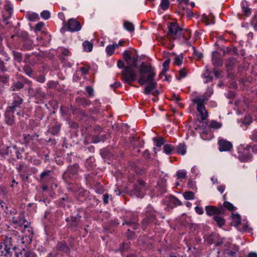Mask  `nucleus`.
I'll list each match as a JSON object with an SVG mask.
<instances>
[{
	"instance_id": "f257e3e1",
	"label": "nucleus",
	"mask_w": 257,
	"mask_h": 257,
	"mask_svg": "<svg viewBox=\"0 0 257 257\" xmlns=\"http://www.w3.org/2000/svg\"><path fill=\"white\" fill-rule=\"evenodd\" d=\"M31 238L32 236L21 235L18 231L13 230L5 236L2 243L10 248L15 255L21 249L20 247H26L31 243Z\"/></svg>"
},
{
	"instance_id": "79ce46f5",
	"label": "nucleus",
	"mask_w": 257,
	"mask_h": 257,
	"mask_svg": "<svg viewBox=\"0 0 257 257\" xmlns=\"http://www.w3.org/2000/svg\"><path fill=\"white\" fill-rule=\"evenodd\" d=\"M58 85V82L57 81L50 80L47 83V88L48 89H55Z\"/></svg>"
},
{
	"instance_id": "c9c22d12",
	"label": "nucleus",
	"mask_w": 257,
	"mask_h": 257,
	"mask_svg": "<svg viewBox=\"0 0 257 257\" xmlns=\"http://www.w3.org/2000/svg\"><path fill=\"white\" fill-rule=\"evenodd\" d=\"M170 62V59H167L163 64V69L161 71V72L160 74V75L165 74V73L169 69V66Z\"/></svg>"
},
{
	"instance_id": "052dcab7",
	"label": "nucleus",
	"mask_w": 257,
	"mask_h": 257,
	"mask_svg": "<svg viewBox=\"0 0 257 257\" xmlns=\"http://www.w3.org/2000/svg\"><path fill=\"white\" fill-rule=\"evenodd\" d=\"M238 251V248L237 246H235L233 250H228V252L226 253L231 257H235L236 253Z\"/></svg>"
},
{
	"instance_id": "2f4dec72",
	"label": "nucleus",
	"mask_w": 257,
	"mask_h": 257,
	"mask_svg": "<svg viewBox=\"0 0 257 257\" xmlns=\"http://www.w3.org/2000/svg\"><path fill=\"white\" fill-rule=\"evenodd\" d=\"M177 153L181 155H184L186 152V146L184 143L180 144L177 148Z\"/></svg>"
},
{
	"instance_id": "f03ea898",
	"label": "nucleus",
	"mask_w": 257,
	"mask_h": 257,
	"mask_svg": "<svg viewBox=\"0 0 257 257\" xmlns=\"http://www.w3.org/2000/svg\"><path fill=\"white\" fill-rule=\"evenodd\" d=\"M139 74L138 82L141 85L148 84L145 88L144 93L147 95L150 94L151 91L155 89L157 86V83L154 81L156 75L155 68L151 65H146L142 62L139 68Z\"/></svg>"
},
{
	"instance_id": "6e6552de",
	"label": "nucleus",
	"mask_w": 257,
	"mask_h": 257,
	"mask_svg": "<svg viewBox=\"0 0 257 257\" xmlns=\"http://www.w3.org/2000/svg\"><path fill=\"white\" fill-rule=\"evenodd\" d=\"M13 100L11 105L8 106L7 108L16 112L18 109L22 108V105L23 103L24 99L18 93H14L13 94Z\"/></svg>"
},
{
	"instance_id": "4d7b16f0",
	"label": "nucleus",
	"mask_w": 257,
	"mask_h": 257,
	"mask_svg": "<svg viewBox=\"0 0 257 257\" xmlns=\"http://www.w3.org/2000/svg\"><path fill=\"white\" fill-rule=\"evenodd\" d=\"M147 217L149 218V220L151 222L156 223V217L155 214L154 213H147Z\"/></svg>"
},
{
	"instance_id": "5fc2aeb1",
	"label": "nucleus",
	"mask_w": 257,
	"mask_h": 257,
	"mask_svg": "<svg viewBox=\"0 0 257 257\" xmlns=\"http://www.w3.org/2000/svg\"><path fill=\"white\" fill-rule=\"evenodd\" d=\"M213 89L211 87H208L206 91L205 92V94L204 95H202V96H206L207 97V100H208V98L213 94Z\"/></svg>"
},
{
	"instance_id": "49530a36",
	"label": "nucleus",
	"mask_w": 257,
	"mask_h": 257,
	"mask_svg": "<svg viewBox=\"0 0 257 257\" xmlns=\"http://www.w3.org/2000/svg\"><path fill=\"white\" fill-rule=\"evenodd\" d=\"M25 159L27 160L28 161L33 163L35 165H39L41 164V161L39 159H36L35 157H31L30 159L28 158L27 157H26Z\"/></svg>"
},
{
	"instance_id": "603ef678",
	"label": "nucleus",
	"mask_w": 257,
	"mask_h": 257,
	"mask_svg": "<svg viewBox=\"0 0 257 257\" xmlns=\"http://www.w3.org/2000/svg\"><path fill=\"white\" fill-rule=\"evenodd\" d=\"M35 79L37 81L42 83H44L46 80L45 75L43 74L37 75L35 76Z\"/></svg>"
},
{
	"instance_id": "774afa93",
	"label": "nucleus",
	"mask_w": 257,
	"mask_h": 257,
	"mask_svg": "<svg viewBox=\"0 0 257 257\" xmlns=\"http://www.w3.org/2000/svg\"><path fill=\"white\" fill-rule=\"evenodd\" d=\"M250 138L255 141L257 142V130L253 131L250 136Z\"/></svg>"
},
{
	"instance_id": "ddd939ff",
	"label": "nucleus",
	"mask_w": 257,
	"mask_h": 257,
	"mask_svg": "<svg viewBox=\"0 0 257 257\" xmlns=\"http://www.w3.org/2000/svg\"><path fill=\"white\" fill-rule=\"evenodd\" d=\"M206 214L208 216L217 215L223 212V207H217L215 206L209 205L205 207Z\"/></svg>"
},
{
	"instance_id": "3c124183",
	"label": "nucleus",
	"mask_w": 257,
	"mask_h": 257,
	"mask_svg": "<svg viewBox=\"0 0 257 257\" xmlns=\"http://www.w3.org/2000/svg\"><path fill=\"white\" fill-rule=\"evenodd\" d=\"M20 176L23 181H26L29 178V174L27 170H25L20 174Z\"/></svg>"
},
{
	"instance_id": "a211bd4d",
	"label": "nucleus",
	"mask_w": 257,
	"mask_h": 257,
	"mask_svg": "<svg viewBox=\"0 0 257 257\" xmlns=\"http://www.w3.org/2000/svg\"><path fill=\"white\" fill-rule=\"evenodd\" d=\"M0 257H14V253L10 248L6 247L2 242L0 243Z\"/></svg>"
},
{
	"instance_id": "dca6fc26",
	"label": "nucleus",
	"mask_w": 257,
	"mask_h": 257,
	"mask_svg": "<svg viewBox=\"0 0 257 257\" xmlns=\"http://www.w3.org/2000/svg\"><path fill=\"white\" fill-rule=\"evenodd\" d=\"M80 217L77 215L76 217H73L71 221L69 224V228L71 231H79L80 228Z\"/></svg>"
},
{
	"instance_id": "5701e85b",
	"label": "nucleus",
	"mask_w": 257,
	"mask_h": 257,
	"mask_svg": "<svg viewBox=\"0 0 257 257\" xmlns=\"http://www.w3.org/2000/svg\"><path fill=\"white\" fill-rule=\"evenodd\" d=\"M138 221V219L137 217H134V219L132 220H129L127 219H124L123 221L122 224L123 225H127L130 226H131L133 229H137L138 228V224L137 223Z\"/></svg>"
},
{
	"instance_id": "39448f33",
	"label": "nucleus",
	"mask_w": 257,
	"mask_h": 257,
	"mask_svg": "<svg viewBox=\"0 0 257 257\" xmlns=\"http://www.w3.org/2000/svg\"><path fill=\"white\" fill-rule=\"evenodd\" d=\"M207 101L206 96H197L192 100L193 102L197 105L196 109L201 116V121L206 119L208 116V112L205 107V103Z\"/></svg>"
},
{
	"instance_id": "1a4fd4ad",
	"label": "nucleus",
	"mask_w": 257,
	"mask_h": 257,
	"mask_svg": "<svg viewBox=\"0 0 257 257\" xmlns=\"http://www.w3.org/2000/svg\"><path fill=\"white\" fill-rule=\"evenodd\" d=\"M9 147V157L14 160L16 159L22 160L23 159L22 153L24 152V148L18 147L16 145H12Z\"/></svg>"
},
{
	"instance_id": "e433bc0d",
	"label": "nucleus",
	"mask_w": 257,
	"mask_h": 257,
	"mask_svg": "<svg viewBox=\"0 0 257 257\" xmlns=\"http://www.w3.org/2000/svg\"><path fill=\"white\" fill-rule=\"evenodd\" d=\"M183 195L186 200H193L195 198V194L192 191L184 192Z\"/></svg>"
},
{
	"instance_id": "4c0bfd02",
	"label": "nucleus",
	"mask_w": 257,
	"mask_h": 257,
	"mask_svg": "<svg viewBox=\"0 0 257 257\" xmlns=\"http://www.w3.org/2000/svg\"><path fill=\"white\" fill-rule=\"evenodd\" d=\"M223 208H224L230 211H233L235 210L236 208L233 205L228 201H224L223 203Z\"/></svg>"
},
{
	"instance_id": "13d9d810",
	"label": "nucleus",
	"mask_w": 257,
	"mask_h": 257,
	"mask_svg": "<svg viewBox=\"0 0 257 257\" xmlns=\"http://www.w3.org/2000/svg\"><path fill=\"white\" fill-rule=\"evenodd\" d=\"M79 241V240L78 239V237H75L74 236L71 237L69 238V242H70V245L72 246H76L75 243L76 242L78 243Z\"/></svg>"
},
{
	"instance_id": "423d86ee",
	"label": "nucleus",
	"mask_w": 257,
	"mask_h": 257,
	"mask_svg": "<svg viewBox=\"0 0 257 257\" xmlns=\"http://www.w3.org/2000/svg\"><path fill=\"white\" fill-rule=\"evenodd\" d=\"M80 30V23L74 18L70 19L67 23L63 22V27L60 29L61 33L66 31L71 32H77Z\"/></svg>"
},
{
	"instance_id": "473e14b6",
	"label": "nucleus",
	"mask_w": 257,
	"mask_h": 257,
	"mask_svg": "<svg viewBox=\"0 0 257 257\" xmlns=\"http://www.w3.org/2000/svg\"><path fill=\"white\" fill-rule=\"evenodd\" d=\"M27 17L30 22H35L40 19L39 15L34 12L28 14Z\"/></svg>"
},
{
	"instance_id": "f3484780",
	"label": "nucleus",
	"mask_w": 257,
	"mask_h": 257,
	"mask_svg": "<svg viewBox=\"0 0 257 257\" xmlns=\"http://www.w3.org/2000/svg\"><path fill=\"white\" fill-rule=\"evenodd\" d=\"M14 257H37V254L32 250H26L24 247H22Z\"/></svg>"
},
{
	"instance_id": "8fccbe9b",
	"label": "nucleus",
	"mask_w": 257,
	"mask_h": 257,
	"mask_svg": "<svg viewBox=\"0 0 257 257\" xmlns=\"http://www.w3.org/2000/svg\"><path fill=\"white\" fill-rule=\"evenodd\" d=\"M0 155L2 156H9V147H3L0 149Z\"/></svg>"
},
{
	"instance_id": "2eb2a0df",
	"label": "nucleus",
	"mask_w": 257,
	"mask_h": 257,
	"mask_svg": "<svg viewBox=\"0 0 257 257\" xmlns=\"http://www.w3.org/2000/svg\"><path fill=\"white\" fill-rule=\"evenodd\" d=\"M219 150L220 152L229 151L232 148L231 143L226 140L220 139L218 141Z\"/></svg>"
},
{
	"instance_id": "7c9ffc66",
	"label": "nucleus",
	"mask_w": 257,
	"mask_h": 257,
	"mask_svg": "<svg viewBox=\"0 0 257 257\" xmlns=\"http://www.w3.org/2000/svg\"><path fill=\"white\" fill-rule=\"evenodd\" d=\"M20 29L17 28H15V31L16 35L22 38L23 41L25 40H28V34L26 32H19Z\"/></svg>"
},
{
	"instance_id": "72a5a7b5",
	"label": "nucleus",
	"mask_w": 257,
	"mask_h": 257,
	"mask_svg": "<svg viewBox=\"0 0 257 257\" xmlns=\"http://www.w3.org/2000/svg\"><path fill=\"white\" fill-rule=\"evenodd\" d=\"M13 54L14 60L16 61H17V62H19V63H20L22 61L23 55L21 53L16 51H13Z\"/></svg>"
},
{
	"instance_id": "864d4df0",
	"label": "nucleus",
	"mask_w": 257,
	"mask_h": 257,
	"mask_svg": "<svg viewBox=\"0 0 257 257\" xmlns=\"http://www.w3.org/2000/svg\"><path fill=\"white\" fill-rule=\"evenodd\" d=\"M154 141L156 142V146L158 147H161L165 143V139L162 137H161L158 139H154Z\"/></svg>"
},
{
	"instance_id": "9b49d317",
	"label": "nucleus",
	"mask_w": 257,
	"mask_h": 257,
	"mask_svg": "<svg viewBox=\"0 0 257 257\" xmlns=\"http://www.w3.org/2000/svg\"><path fill=\"white\" fill-rule=\"evenodd\" d=\"M31 81L26 78L24 76H21L19 79L14 82L11 87V89L13 91H19L23 88L25 84H28L29 86L31 85Z\"/></svg>"
},
{
	"instance_id": "de8ad7c7",
	"label": "nucleus",
	"mask_w": 257,
	"mask_h": 257,
	"mask_svg": "<svg viewBox=\"0 0 257 257\" xmlns=\"http://www.w3.org/2000/svg\"><path fill=\"white\" fill-rule=\"evenodd\" d=\"M50 12L48 10H44L40 13L41 17L45 20H48L50 17Z\"/></svg>"
},
{
	"instance_id": "e2e57ef3",
	"label": "nucleus",
	"mask_w": 257,
	"mask_h": 257,
	"mask_svg": "<svg viewBox=\"0 0 257 257\" xmlns=\"http://www.w3.org/2000/svg\"><path fill=\"white\" fill-rule=\"evenodd\" d=\"M177 1L179 3L178 7L179 11H181V9L184 8L182 6V3H184L186 6H187L189 2V0H177Z\"/></svg>"
},
{
	"instance_id": "7ed1b4c3",
	"label": "nucleus",
	"mask_w": 257,
	"mask_h": 257,
	"mask_svg": "<svg viewBox=\"0 0 257 257\" xmlns=\"http://www.w3.org/2000/svg\"><path fill=\"white\" fill-rule=\"evenodd\" d=\"M12 224L16 229L21 230L22 231L28 232V235L32 236L33 231L30 222L25 218L24 213H20L18 216L13 217L11 219Z\"/></svg>"
},
{
	"instance_id": "6e6d98bb",
	"label": "nucleus",
	"mask_w": 257,
	"mask_h": 257,
	"mask_svg": "<svg viewBox=\"0 0 257 257\" xmlns=\"http://www.w3.org/2000/svg\"><path fill=\"white\" fill-rule=\"evenodd\" d=\"M44 26V23L43 22H39L38 23L34 28L35 32L37 33L38 32L40 31Z\"/></svg>"
},
{
	"instance_id": "680f3d73",
	"label": "nucleus",
	"mask_w": 257,
	"mask_h": 257,
	"mask_svg": "<svg viewBox=\"0 0 257 257\" xmlns=\"http://www.w3.org/2000/svg\"><path fill=\"white\" fill-rule=\"evenodd\" d=\"M178 179H184L187 177L186 173L184 171H178L177 172Z\"/></svg>"
},
{
	"instance_id": "aec40b11",
	"label": "nucleus",
	"mask_w": 257,
	"mask_h": 257,
	"mask_svg": "<svg viewBox=\"0 0 257 257\" xmlns=\"http://www.w3.org/2000/svg\"><path fill=\"white\" fill-rule=\"evenodd\" d=\"M56 249L60 252L65 253H68L70 251V248L68 244L65 241L58 242L56 245Z\"/></svg>"
},
{
	"instance_id": "4be33fe9",
	"label": "nucleus",
	"mask_w": 257,
	"mask_h": 257,
	"mask_svg": "<svg viewBox=\"0 0 257 257\" xmlns=\"http://www.w3.org/2000/svg\"><path fill=\"white\" fill-rule=\"evenodd\" d=\"M61 127V124L56 123L54 125H53L49 127L48 132L53 136H57L60 132Z\"/></svg>"
},
{
	"instance_id": "393cba45",
	"label": "nucleus",
	"mask_w": 257,
	"mask_h": 257,
	"mask_svg": "<svg viewBox=\"0 0 257 257\" xmlns=\"http://www.w3.org/2000/svg\"><path fill=\"white\" fill-rule=\"evenodd\" d=\"M33 48V42L31 40L28 39L23 41L22 50L24 51L31 50Z\"/></svg>"
},
{
	"instance_id": "cd10ccee",
	"label": "nucleus",
	"mask_w": 257,
	"mask_h": 257,
	"mask_svg": "<svg viewBox=\"0 0 257 257\" xmlns=\"http://www.w3.org/2000/svg\"><path fill=\"white\" fill-rule=\"evenodd\" d=\"M71 111L74 117H76L78 120H80V110L79 108H76L74 106L70 105Z\"/></svg>"
},
{
	"instance_id": "f704fd0d",
	"label": "nucleus",
	"mask_w": 257,
	"mask_h": 257,
	"mask_svg": "<svg viewBox=\"0 0 257 257\" xmlns=\"http://www.w3.org/2000/svg\"><path fill=\"white\" fill-rule=\"evenodd\" d=\"M124 28L129 32H132L135 30L134 26L131 22L125 21L123 23Z\"/></svg>"
},
{
	"instance_id": "c85d7f7f",
	"label": "nucleus",
	"mask_w": 257,
	"mask_h": 257,
	"mask_svg": "<svg viewBox=\"0 0 257 257\" xmlns=\"http://www.w3.org/2000/svg\"><path fill=\"white\" fill-rule=\"evenodd\" d=\"M236 63V60L235 58H230L226 60L225 65L228 70H232Z\"/></svg>"
},
{
	"instance_id": "c756f323",
	"label": "nucleus",
	"mask_w": 257,
	"mask_h": 257,
	"mask_svg": "<svg viewBox=\"0 0 257 257\" xmlns=\"http://www.w3.org/2000/svg\"><path fill=\"white\" fill-rule=\"evenodd\" d=\"M213 218L219 227H222L225 224V221L223 217L217 215H215Z\"/></svg>"
},
{
	"instance_id": "58836bf2",
	"label": "nucleus",
	"mask_w": 257,
	"mask_h": 257,
	"mask_svg": "<svg viewBox=\"0 0 257 257\" xmlns=\"http://www.w3.org/2000/svg\"><path fill=\"white\" fill-rule=\"evenodd\" d=\"M163 149L165 153L170 154L174 150V147L171 145L167 144L164 145Z\"/></svg>"
},
{
	"instance_id": "bb28decb",
	"label": "nucleus",
	"mask_w": 257,
	"mask_h": 257,
	"mask_svg": "<svg viewBox=\"0 0 257 257\" xmlns=\"http://www.w3.org/2000/svg\"><path fill=\"white\" fill-rule=\"evenodd\" d=\"M232 223L234 226H238L241 223V217L238 214H231Z\"/></svg>"
},
{
	"instance_id": "6ab92c4d",
	"label": "nucleus",
	"mask_w": 257,
	"mask_h": 257,
	"mask_svg": "<svg viewBox=\"0 0 257 257\" xmlns=\"http://www.w3.org/2000/svg\"><path fill=\"white\" fill-rule=\"evenodd\" d=\"M182 29L175 23H170L168 26V34L172 36H176Z\"/></svg>"
},
{
	"instance_id": "0eeeda50",
	"label": "nucleus",
	"mask_w": 257,
	"mask_h": 257,
	"mask_svg": "<svg viewBox=\"0 0 257 257\" xmlns=\"http://www.w3.org/2000/svg\"><path fill=\"white\" fill-rule=\"evenodd\" d=\"M137 74L134 68L130 66H125L121 73V80L125 83L130 84L136 80Z\"/></svg>"
},
{
	"instance_id": "4468645a",
	"label": "nucleus",
	"mask_w": 257,
	"mask_h": 257,
	"mask_svg": "<svg viewBox=\"0 0 257 257\" xmlns=\"http://www.w3.org/2000/svg\"><path fill=\"white\" fill-rule=\"evenodd\" d=\"M212 63L214 67H220L223 65V61L220 54L217 51H213L212 54Z\"/></svg>"
},
{
	"instance_id": "20e7f679",
	"label": "nucleus",
	"mask_w": 257,
	"mask_h": 257,
	"mask_svg": "<svg viewBox=\"0 0 257 257\" xmlns=\"http://www.w3.org/2000/svg\"><path fill=\"white\" fill-rule=\"evenodd\" d=\"M79 165L77 163L68 167V169L62 175L63 179L69 184L79 183V179L77 178Z\"/></svg>"
},
{
	"instance_id": "412c9836",
	"label": "nucleus",
	"mask_w": 257,
	"mask_h": 257,
	"mask_svg": "<svg viewBox=\"0 0 257 257\" xmlns=\"http://www.w3.org/2000/svg\"><path fill=\"white\" fill-rule=\"evenodd\" d=\"M83 50L85 52L90 53L92 51L93 48V41H84L82 43Z\"/></svg>"
},
{
	"instance_id": "37998d69",
	"label": "nucleus",
	"mask_w": 257,
	"mask_h": 257,
	"mask_svg": "<svg viewBox=\"0 0 257 257\" xmlns=\"http://www.w3.org/2000/svg\"><path fill=\"white\" fill-rule=\"evenodd\" d=\"M114 50L115 46L113 44L108 45L105 49L106 53L109 56H111L114 53Z\"/></svg>"
},
{
	"instance_id": "09e8293b",
	"label": "nucleus",
	"mask_w": 257,
	"mask_h": 257,
	"mask_svg": "<svg viewBox=\"0 0 257 257\" xmlns=\"http://www.w3.org/2000/svg\"><path fill=\"white\" fill-rule=\"evenodd\" d=\"M24 72L28 76H30V77H32L33 71L29 66L25 65L24 66L23 68Z\"/></svg>"
},
{
	"instance_id": "ea45409f",
	"label": "nucleus",
	"mask_w": 257,
	"mask_h": 257,
	"mask_svg": "<svg viewBox=\"0 0 257 257\" xmlns=\"http://www.w3.org/2000/svg\"><path fill=\"white\" fill-rule=\"evenodd\" d=\"M179 11V13L182 15H185V14H186L187 17L188 18H191L193 17L194 16L193 13L191 11L188 10V9H186V10H185L184 8L182 9H181V11Z\"/></svg>"
},
{
	"instance_id": "a19ab883",
	"label": "nucleus",
	"mask_w": 257,
	"mask_h": 257,
	"mask_svg": "<svg viewBox=\"0 0 257 257\" xmlns=\"http://www.w3.org/2000/svg\"><path fill=\"white\" fill-rule=\"evenodd\" d=\"M169 5L170 2L169 0H162L160 7L162 10L165 11L168 9Z\"/></svg>"
},
{
	"instance_id": "9d476101",
	"label": "nucleus",
	"mask_w": 257,
	"mask_h": 257,
	"mask_svg": "<svg viewBox=\"0 0 257 257\" xmlns=\"http://www.w3.org/2000/svg\"><path fill=\"white\" fill-rule=\"evenodd\" d=\"M131 53H132L131 51H124L122 53V56L127 64L126 66H130V68H135L137 67V62L139 56H132Z\"/></svg>"
},
{
	"instance_id": "b1692460",
	"label": "nucleus",
	"mask_w": 257,
	"mask_h": 257,
	"mask_svg": "<svg viewBox=\"0 0 257 257\" xmlns=\"http://www.w3.org/2000/svg\"><path fill=\"white\" fill-rule=\"evenodd\" d=\"M132 193L134 195H135L137 197L139 198H143L144 196V193L143 192L141 188L136 185H134L133 186V189L132 191Z\"/></svg>"
},
{
	"instance_id": "bf43d9fd",
	"label": "nucleus",
	"mask_w": 257,
	"mask_h": 257,
	"mask_svg": "<svg viewBox=\"0 0 257 257\" xmlns=\"http://www.w3.org/2000/svg\"><path fill=\"white\" fill-rule=\"evenodd\" d=\"M182 62H183V57L178 56L175 57V58L174 59V64L176 65L180 66L182 64Z\"/></svg>"
},
{
	"instance_id": "338daca9",
	"label": "nucleus",
	"mask_w": 257,
	"mask_h": 257,
	"mask_svg": "<svg viewBox=\"0 0 257 257\" xmlns=\"http://www.w3.org/2000/svg\"><path fill=\"white\" fill-rule=\"evenodd\" d=\"M202 77L206 79L205 83H208L212 81L213 78L212 76L209 75H206L205 74H203Z\"/></svg>"
},
{
	"instance_id": "a18cd8bd",
	"label": "nucleus",
	"mask_w": 257,
	"mask_h": 257,
	"mask_svg": "<svg viewBox=\"0 0 257 257\" xmlns=\"http://www.w3.org/2000/svg\"><path fill=\"white\" fill-rule=\"evenodd\" d=\"M222 126V124L216 120H211L210 123V127L213 129H218Z\"/></svg>"
},
{
	"instance_id": "0e129e2a",
	"label": "nucleus",
	"mask_w": 257,
	"mask_h": 257,
	"mask_svg": "<svg viewBox=\"0 0 257 257\" xmlns=\"http://www.w3.org/2000/svg\"><path fill=\"white\" fill-rule=\"evenodd\" d=\"M7 70L4 62L0 58V71L5 72Z\"/></svg>"
},
{
	"instance_id": "a878e982",
	"label": "nucleus",
	"mask_w": 257,
	"mask_h": 257,
	"mask_svg": "<svg viewBox=\"0 0 257 257\" xmlns=\"http://www.w3.org/2000/svg\"><path fill=\"white\" fill-rule=\"evenodd\" d=\"M52 174V171L48 169H45L43 171L40 175V181L42 182L45 181L49 177H50Z\"/></svg>"
},
{
	"instance_id": "69168bd1",
	"label": "nucleus",
	"mask_w": 257,
	"mask_h": 257,
	"mask_svg": "<svg viewBox=\"0 0 257 257\" xmlns=\"http://www.w3.org/2000/svg\"><path fill=\"white\" fill-rule=\"evenodd\" d=\"M80 79V71H76V73L74 74L73 76V81L78 82Z\"/></svg>"
},
{
	"instance_id": "f8f14e48",
	"label": "nucleus",
	"mask_w": 257,
	"mask_h": 257,
	"mask_svg": "<svg viewBox=\"0 0 257 257\" xmlns=\"http://www.w3.org/2000/svg\"><path fill=\"white\" fill-rule=\"evenodd\" d=\"M15 112L6 108L4 113V122L10 126H13L16 123V118L14 115Z\"/></svg>"
},
{
	"instance_id": "c03bdc74",
	"label": "nucleus",
	"mask_w": 257,
	"mask_h": 257,
	"mask_svg": "<svg viewBox=\"0 0 257 257\" xmlns=\"http://www.w3.org/2000/svg\"><path fill=\"white\" fill-rule=\"evenodd\" d=\"M86 95L88 97H92L94 96V90L91 86H87L85 87Z\"/></svg>"
}]
</instances>
